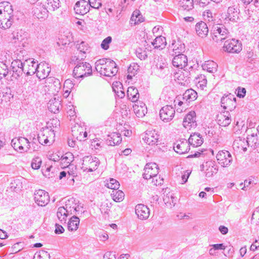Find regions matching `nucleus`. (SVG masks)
I'll use <instances>...</instances> for the list:
<instances>
[{"instance_id": "1", "label": "nucleus", "mask_w": 259, "mask_h": 259, "mask_svg": "<svg viewBox=\"0 0 259 259\" xmlns=\"http://www.w3.org/2000/svg\"><path fill=\"white\" fill-rule=\"evenodd\" d=\"M76 203L75 199L71 198L68 199L64 206L59 207L57 212V216L61 223H66L67 217L68 215L74 214L75 212V207Z\"/></svg>"}, {"instance_id": "2", "label": "nucleus", "mask_w": 259, "mask_h": 259, "mask_svg": "<svg viewBox=\"0 0 259 259\" xmlns=\"http://www.w3.org/2000/svg\"><path fill=\"white\" fill-rule=\"evenodd\" d=\"M93 73L92 68L89 63L79 65L77 64L73 70V76L76 78H83L91 75Z\"/></svg>"}, {"instance_id": "3", "label": "nucleus", "mask_w": 259, "mask_h": 259, "mask_svg": "<svg viewBox=\"0 0 259 259\" xmlns=\"http://www.w3.org/2000/svg\"><path fill=\"white\" fill-rule=\"evenodd\" d=\"M223 51L229 53H240L242 49L241 41L239 39L232 38L225 42Z\"/></svg>"}, {"instance_id": "4", "label": "nucleus", "mask_w": 259, "mask_h": 259, "mask_svg": "<svg viewBox=\"0 0 259 259\" xmlns=\"http://www.w3.org/2000/svg\"><path fill=\"white\" fill-rule=\"evenodd\" d=\"M228 34L229 31L224 25H217L213 27L212 38L215 42H219L225 40Z\"/></svg>"}, {"instance_id": "5", "label": "nucleus", "mask_w": 259, "mask_h": 259, "mask_svg": "<svg viewBox=\"0 0 259 259\" xmlns=\"http://www.w3.org/2000/svg\"><path fill=\"white\" fill-rule=\"evenodd\" d=\"M11 145L15 150L20 153L27 151L30 149L29 140L27 138L23 137L13 139L11 141Z\"/></svg>"}, {"instance_id": "6", "label": "nucleus", "mask_w": 259, "mask_h": 259, "mask_svg": "<svg viewBox=\"0 0 259 259\" xmlns=\"http://www.w3.org/2000/svg\"><path fill=\"white\" fill-rule=\"evenodd\" d=\"M159 167L157 163H146L144 168L143 178L146 180L156 177L158 174Z\"/></svg>"}, {"instance_id": "7", "label": "nucleus", "mask_w": 259, "mask_h": 259, "mask_svg": "<svg viewBox=\"0 0 259 259\" xmlns=\"http://www.w3.org/2000/svg\"><path fill=\"white\" fill-rule=\"evenodd\" d=\"M34 199L38 205L45 206L50 201V196L47 192L39 189L34 192Z\"/></svg>"}, {"instance_id": "8", "label": "nucleus", "mask_w": 259, "mask_h": 259, "mask_svg": "<svg viewBox=\"0 0 259 259\" xmlns=\"http://www.w3.org/2000/svg\"><path fill=\"white\" fill-rule=\"evenodd\" d=\"M175 114V109L169 105L163 107L159 111L160 118L164 122H168L171 121L173 119Z\"/></svg>"}, {"instance_id": "9", "label": "nucleus", "mask_w": 259, "mask_h": 259, "mask_svg": "<svg viewBox=\"0 0 259 259\" xmlns=\"http://www.w3.org/2000/svg\"><path fill=\"white\" fill-rule=\"evenodd\" d=\"M159 135L155 130H148L146 131L144 137L143 138L146 143L148 145L160 144L159 141Z\"/></svg>"}, {"instance_id": "10", "label": "nucleus", "mask_w": 259, "mask_h": 259, "mask_svg": "<svg viewBox=\"0 0 259 259\" xmlns=\"http://www.w3.org/2000/svg\"><path fill=\"white\" fill-rule=\"evenodd\" d=\"M221 106L224 109H229L232 111L236 107V98L231 94L225 95L221 98Z\"/></svg>"}, {"instance_id": "11", "label": "nucleus", "mask_w": 259, "mask_h": 259, "mask_svg": "<svg viewBox=\"0 0 259 259\" xmlns=\"http://www.w3.org/2000/svg\"><path fill=\"white\" fill-rule=\"evenodd\" d=\"M109 63L104 68H103L102 71L100 74L108 77L115 76L118 72V67L116 63L113 60L109 61Z\"/></svg>"}, {"instance_id": "12", "label": "nucleus", "mask_w": 259, "mask_h": 259, "mask_svg": "<svg viewBox=\"0 0 259 259\" xmlns=\"http://www.w3.org/2000/svg\"><path fill=\"white\" fill-rule=\"evenodd\" d=\"M169 69L168 64L165 60L161 59L158 60L156 64L155 73L161 78H164L168 74Z\"/></svg>"}, {"instance_id": "13", "label": "nucleus", "mask_w": 259, "mask_h": 259, "mask_svg": "<svg viewBox=\"0 0 259 259\" xmlns=\"http://www.w3.org/2000/svg\"><path fill=\"white\" fill-rule=\"evenodd\" d=\"M135 212L138 218L141 220H146L150 215V209L143 204H138L135 207Z\"/></svg>"}, {"instance_id": "14", "label": "nucleus", "mask_w": 259, "mask_h": 259, "mask_svg": "<svg viewBox=\"0 0 259 259\" xmlns=\"http://www.w3.org/2000/svg\"><path fill=\"white\" fill-rule=\"evenodd\" d=\"M74 9L77 14L83 15L89 12L90 6L89 5L88 2L80 0L75 3Z\"/></svg>"}, {"instance_id": "15", "label": "nucleus", "mask_w": 259, "mask_h": 259, "mask_svg": "<svg viewBox=\"0 0 259 259\" xmlns=\"http://www.w3.org/2000/svg\"><path fill=\"white\" fill-rule=\"evenodd\" d=\"M174 149L176 152L182 154L187 152L189 150V144L188 141L182 139L174 144Z\"/></svg>"}, {"instance_id": "16", "label": "nucleus", "mask_w": 259, "mask_h": 259, "mask_svg": "<svg viewBox=\"0 0 259 259\" xmlns=\"http://www.w3.org/2000/svg\"><path fill=\"white\" fill-rule=\"evenodd\" d=\"M172 64L174 66L179 68H185L188 64L187 57L183 54H179L174 57Z\"/></svg>"}, {"instance_id": "17", "label": "nucleus", "mask_w": 259, "mask_h": 259, "mask_svg": "<svg viewBox=\"0 0 259 259\" xmlns=\"http://www.w3.org/2000/svg\"><path fill=\"white\" fill-rule=\"evenodd\" d=\"M33 15L38 19L45 20L48 17L49 11L44 5H37L33 8Z\"/></svg>"}, {"instance_id": "18", "label": "nucleus", "mask_w": 259, "mask_h": 259, "mask_svg": "<svg viewBox=\"0 0 259 259\" xmlns=\"http://www.w3.org/2000/svg\"><path fill=\"white\" fill-rule=\"evenodd\" d=\"M26 64L25 63H23V62H20V60H14L12 62L11 67L12 68L13 75L16 76V78L19 77L22 75L23 71V67L25 66Z\"/></svg>"}, {"instance_id": "19", "label": "nucleus", "mask_w": 259, "mask_h": 259, "mask_svg": "<svg viewBox=\"0 0 259 259\" xmlns=\"http://www.w3.org/2000/svg\"><path fill=\"white\" fill-rule=\"evenodd\" d=\"M217 121L221 126H227L231 122V115L229 111H224L217 116Z\"/></svg>"}, {"instance_id": "20", "label": "nucleus", "mask_w": 259, "mask_h": 259, "mask_svg": "<svg viewBox=\"0 0 259 259\" xmlns=\"http://www.w3.org/2000/svg\"><path fill=\"white\" fill-rule=\"evenodd\" d=\"M196 118V113L194 111L189 112L184 118L183 126L186 128L196 126L197 125Z\"/></svg>"}, {"instance_id": "21", "label": "nucleus", "mask_w": 259, "mask_h": 259, "mask_svg": "<svg viewBox=\"0 0 259 259\" xmlns=\"http://www.w3.org/2000/svg\"><path fill=\"white\" fill-rule=\"evenodd\" d=\"M51 72V68L48 64H39V68L36 72V76L39 79H47L48 75Z\"/></svg>"}, {"instance_id": "22", "label": "nucleus", "mask_w": 259, "mask_h": 259, "mask_svg": "<svg viewBox=\"0 0 259 259\" xmlns=\"http://www.w3.org/2000/svg\"><path fill=\"white\" fill-rule=\"evenodd\" d=\"M133 105L134 112L138 117H143L147 112V108L144 103L141 101H137Z\"/></svg>"}, {"instance_id": "23", "label": "nucleus", "mask_w": 259, "mask_h": 259, "mask_svg": "<svg viewBox=\"0 0 259 259\" xmlns=\"http://www.w3.org/2000/svg\"><path fill=\"white\" fill-rule=\"evenodd\" d=\"M187 141L189 145H190L194 147L200 146L203 143V139L202 136L198 133L191 134Z\"/></svg>"}, {"instance_id": "24", "label": "nucleus", "mask_w": 259, "mask_h": 259, "mask_svg": "<svg viewBox=\"0 0 259 259\" xmlns=\"http://www.w3.org/2000/svg\"><path fill=\"white\" fill-rule=\"evenodd\" d=\"M254 131V132H252L247 136L246 142L248 146L256 148L259 146V139L257 136L258 132L256 129Z\"/></svg>"}, {"instance_id": "25", "label": "nucleus", "mask_w": 259, "mask_h": 259, "mask_svg": "<svg viewBox=\"0 0 259 259\" xmlns=\"http://www.w3.org/2000/svg\"><path fill=\"white\" fill-rule=\"evenodd\" d=\"M195 29L197 34L202 38L207 36L208 33L207 24L203 21L198 22L196 24Z\"/></svg>"}, {"instance_id": "26", "label": "nucleus", "mask_w": 259, "mask_h": 259, "mask_svg": "<svg viewBox=\"0 0 259 259\" xmlns=\"http://www.w3.org/2000/svg\"><path fill=\"white\" fill-rule=\"evenodd\" d=\"M61 107L60 101L59 99L54 98L51 99L48 103V108L50 111L54 113L59 112L60 107Z\"/></svg>"}, {"instance_id": "27", "label": "nucleus", "mask_w": 259, "mask_h": 259, "mask_svg": "<svg viewBox=\"0 0 259 259\" xmlns=\"http://www.w3.org/2000/svg\"><path fill=\"white\" fill-rule=\"evenodd\" d=\"M239 9L234 8V7H230L228 8L227 13V17L229 20L232 22H236L239 19Z\"/></svg>"}, {"instance_id": "28", "label": "nucleus", "mask_w": 259, "mask_h": 259, "mask_svg": "<svg viewBox=\"0 0 259 259\" xmlns=\"http://www.w3.org/2000/svg\"><path fill=\"white\" fill-rule=\"evenodd\" d=\"M48 130V126L45 128H43L42 130H41L40 133L37 135V141L41 145H50L51 144V142L50 141L49 137L47 135Z\"/></svg>"}, {"instance_id": "29", "label": "nucleus", "mask_w": 259, "mask_h": 259, "mask_svg": "<svg viewBox=\"0 0 259 259\" xmlns=\"http://www.w3.org/2000/svg\"><path fill=\"white\" fill-rule=\"evenodd\" d=\"M26 66H27V75H33L35 73L36 74L39 64L37 62L34 61V59H30L29 63H27Z\"/></svg>"}, {"instance_id": "30", "label": "nucleus", "mask_w": 259, "mask_h": 259, "mask_svg": "<svg viewBox=\"0 0 259 259\" xmlns=\"http://www.w3.org/2000/svg\"><path fill=\"white\" fill-rule=\"evenodd\" d=\"M216 158L218 161H225V162H232L233 158L231 154L227 150L220 151L217 154Z\"/></svg>"}, {"instance_id": "31", "label": "nucleus", "mask_w": 259, "mask_h": 259, "mask_svg": "<svg viewBox=\"0 0 259 259\" xmlns=\"http://www.w3.org/2000/svg\"><path fill=\"white\" fill-rule=\"evenodd\" d=\"M80 220L78 217L74 215L69 220L67 224V228L70 231L77 230L79 225Z\"/></svg>"}, {"instance_id": "32", "label": "nucleus", "mask_w": 259, "mask_h": 259, "mask_svg": "<svg viewBox=\"0 0 259 259\" xmlns=\"http://www.w3.org/2000/svg\"><path fill=\"white\" fill-rule=\"evenodd\" d=\"M127 95L128 99L133 102L138 101L139 94L138 89L134 87H130L127 90Z\"/></svg>"}, {"instance_id": "33", "label": "nucleus", "mask_w": 259, "mask_h": 259, "mask_svg": "<svg viewBox=\"0 0 259 259\" xmlns=\"http://www.w3.org/2000/svg\"><path fill=\"white\" fill-rule=\"evenodd\" d=\"M76 44V48L78 51V54L82 55V57H86V54L90 52V47L88 43L82 41L80 43Z\"/></svg>"}, {"instance_id": "34", "label": "nucleus", "mask_w": 259, "mask_h": 259, "mask_svg": "<svg viewBox=\"0 0 259 259\" xmlns=\"http://www.w3.org/2000/svg\"><path fill=\"white\" fill-rule=\"evenodd\" d=\"M152 45L155 49H163L166 45V38L161 35L157 36L152 42Z\"/></svg>"}, {"instance_id": "35", "label": "nucleus", "mask_w": 259, "mask_h": 259, "mask_svg": "<svg viewBox=\"0 0 259 259\" xmlns=\"http://www.w3.org/2000/svg\"><path fill=\"white\" fill-rule=\"evenodd\" d=\"M4 11V16H11L13 17V9L12 5L8 2H2L0 3Z\"/></svg>"}, {"instance_id": "36", "label": "nucleus", "mask_w": 259, "mask_h": 259, "mask_svg": "<svg viewBox=\"0 0 259 259\" xmlns=\"http://www.w3.org/2000/svg\"><path fill=\"white\" fill-rule=\"evenodd\" d=\"M13 23V17L3 16L0 17V28L6 29L9 28Z\"/></svg>"}, {"instance_id": "37", "label": "nucleus", "mask_w": 259, "mask_h": 259, "mask_svg": "<svg viewBox=\"0 0 259 259\" xmlns=\"http://www.w3.org/2000/svg\"><path fill=\"white\" fill-rule=\"evenodd\" d=\"M46 82L52 84L51 87L53 89L55 92L58 93L61 89V81L58 78L50 76L46 79Z\"/></svg>"}, {"instance_id": "38", "label": "nucleus", "mask_w": 259, "mask_h": 259, "mask_svg": "<svg viewBox=\"0 0 259 259\" xmlns=\"http://www.w3.org/2000/svg\"><path fill=\"white\" fill-rule=\"evenodd\" d=\"M184 100L189 103L195 100L197 97V93L194 90L190 89L186 90L183 95Z\"/></svg>"}, {"instance_id": "39", "label": "nucleus", "mask_w": 259, "mask_h": 259, "mask_svg": "<svg viewBox=\"0 0 259 259\" xmlns=\"http://www.w3.org/2000/svg\"><path fill=\"white\" fill-rule=\"evenodd\" d=\"M202 66L203 70H206L210 73H214L217 71L218 65L213 61H205Z\"/></svg>"}, {"instance_id": "40", "label": "nucleus", "mask_w": 259, "mask_h": 259, "mask_svg": "<svg viewBox=\"0 0 259 259\" xmlns=\"http://www.w3.org/2000/svg\"><path fill=\"white\" fill-rule=\"evenodd\" d=\"M112 60L109 58H103L98 60L95 62V69L96 70L100 73L102 71L103 68H104L107 65V63H109V61Z\"/></svg>"}, {"instance_id": "41", "label": "nucleus", "mask_w": 259, "mask_h": 259, "mask_svg": "<svg viewBox=\"0 0 259 259\" xmlns=\"http://www.w3.org/2000/svg\"><path fill=\"white\" fill-rule=\"evenodd\" d=\"M109 137L108 144L111 146L119 145L122 141L121 135L117 133H113Z\"/></svg>"}, {"instance_id": "42", "label": "nucleus", "mask_w": 259, "mask_h": 259, "mask_svg": "<svg viewBox=\"0 0 259 259\" xmlns=\"http://www.w3.org/2000/svg\"><path fill=\"white\" fill-rule=\"evenodd\" d=\"M16 59L15 60L19 61L20 62H23V63H25L26 64L27 63H29L30 61V59L28 58L27 56V54L26 51L25 50H21L18 51L16 53Z\"/></svg>"}, {"instance_id": "43", "label": "nucleus", "mask_w": 259, "mask_h": 259, "mask_svg": "<svg viewBox=\"0 0 259 259\" xmlns=\"http://www.w3.org/2000/svg\"><path fill=\"white\" fill-rule=\"evenodd\" d=\"M131 20L132 22H134L135 25H137L141 23V22H144V18L143 17V16L142 15L140 11L136 10L134 11L131 18Z\"/></svg>"}, {"instance_id": "44", "label": "nucleus", "mask_w": 259, "mask_h": 259, "mask_svg": "<svg viewBox=\"0 0 259 259\" xmlns=\"http://www.w3.org/2000/svg\"><path fill=\"white\" fill-rule=\"evenodd\" d=\"M163 201L167 207L172 208L176 203L177 198L173 196L172 194L169 193L164 196Z\"/></svg>"}, {"instance_id": "45", "label": "nucleus", "mask_w": 259, "mask_h": 259, "mask_svg": "<svg viewBox=\"0 0 259 259\" xmlns=\"http://www.w3.org/2000/svg\"><path fill=\"white\" fill-rule=\"evenodd\" d=\"M105 186L109 189L115 190H117L119 188L120 184L116 180L113 178H110L109 180H106Z\"/></svg>"}, {"instance_id": "46", "label": "nucleus", "mask_w": 259, "mask_h": 259, "mask_svg": "<svg viewBox=\"0 0 259 259\" xmlns=\"http://www.w3.org/2000/svg\"><path fill=\"white\" fill-rule=\"evenodd\" d=\"M179 5L183 10L189 11L194 8L193 0H180Z\"/></svg>"}, {"instance_id": "47", "label": "nucleus", "mask_w": 259, "mask_h": 259, "mask_svg": "<svg viewBox=\"0 0 259 259\" xmlns=\"http://www.w3.org/2000/svg\"><path fill=\"white\" fill-rule=\"evenodd\" d=\"M111 196L114 201L116 202H120L123 200L124 194L121 190H115L112 191Z\"/></svg>"}, {"instance_id": "48", "label": "nucleus", "mask_w": 259, "mask_h": 259, "mask_svg": "<svg viewBox=\"0 0 259 259\" xmlns=\"http://www.w3.org/2000/svg\"><path fill=\"white\" fill-rule=\"evenodd\" d=\"M47 2L50 10L54 11L60 7V0H47Z\"/></svg>"}, {"instance_id": "49", "label": "nucleus", "mask_w": 259, "mask_h": 259, "mask_svg": "<svg viewBox=\"0 0 259 259\" xmlns=\"http://www.w3.org/2000/svg\"><path fill=\"white\" fill-rule=\"evenodd\" d=\"M195 82L201 89H203L207 84V79L204 75L201 74L195 79Z\"/></svg>"}, {"instance_id": "50", "label": "nucleus", "mask_w": 259, "mask_h": 259, "mask_svg": "<svg viewBox=\"0 0 259 259\" xmlns=\"http://www.w3.org/2000/svg\"><path fill=\"white\" fill-rule=\"evenodd\" d=\"M9 71L8 66L3 62H0V79L5 77L8 74Z\"/></svg>"}, {"instance_id": "51", "label": "nucleus", "mask_w": 259, "mask_h": 259, "mask_svg": "<svg viewBox=\"0 0 259 259\" xmlns=\"http://www.w3.org/2000/svg\"><path fill=\"white\" fill-rule=\"evenodd\" d=\"M86 58V57H82V55H74L72 56L71 60L72 62L74 63V65H77V64L79 65L84 63L85 62H83V60Z\"/></svg>"}, {"instance_id": "52", "label": "nucleus", "mask_w": 259, "mask_h": 259, "mask_svg": "<svg viewBox=\"0 0 259 259\" xmlns=\"http://www.w3.org/2000/svg\"><path fill=\"white\" fill-rule=\"evenodd\" d=\"M212 164H209L208 168L206 169V176L210 177L213 175V174H216L218 171L217 166H215L213 163H211Z\"/></svg>"}, {"instance_id": "53", "label": "nucleus", "mask_w": 259, "mask_h": 259, "mask_svg": "<svg viewBox=\"0 0 259 259\" xmlns=\"http://www.w3.org/2000/svg\"><path fill=\"white\" fill-rule=\"evenodd\" d=\"M50 254L47 251L41 250L35 253L33 259H48Z\"/></svg>"}, {"instance_id": "54", "label": "nucleus", "mask_w": 259, "mask_h": 259, "mask_svg": "<svg viewBox=\"0 0 259 259\" xmlns=\"http://www.w3.org/2000/svg\"><path fill=\"white\" fill-rule=\"evenodd\" d=\"M112 40V37L107 36L103 40L101 44V47L104 50H107L109 48V45Z\"/></svg>"}, {"instance_id": "55", "label": "nucleus", "mask_w": 259, "mask_h": 259, "mask_svg": "<svg viewBox=\"0 0 259 259\" xmlns=\"http://www.w3.org/2000/svg\"><path fill=\"white\" fill-rule=\"evenodd\" d=\"M89 5L90 8L99 9L102 4L100 0H88Z\"/></svg>"}, {"instance_id": "56", "label": "nucleus", "mask_w": 259, "mask_h": 259, "mask_svg": "<svg viewBox=\"0 0 259 259\" xmlns=\"http://www.w3.org/2000/svg\"><path fill=\"white\" fill-rule=\"evenodd\" d=\"M60 160L67 162H73L74 156L72 153L67 152L65 154L61 155Z\"/></svg>"}, {"instance_id": "57", "label": "nucleus", "mask_w": 259, "mask_h": 259, "mask_svg": "<svg viewBox=\"0 0 259 259\" xmlns=\"http://www.w3.org/2000/svg\"><path fill=\"white\" fill-rule=\"evenodd\" d=\"M22 183L20 182L19 180H14L13 182L11 183V188L13 189L15 191L20 190L22 188Z\"/></svg>"}, {"instance_id": "58", "label": "nucleus", "mask_w": 259, "mask_h": 259, "mask_svg": "<svg viewBox=\"0 0 259 259\" xmlns=\"http://www.w3.org/2000/svg\"><path fill=\"white\" fill-rule=\"evenodd\" d=\"M136 55L140 60H145L147 58V55L145 51H143L140 48L137 49L136 52Z\"/></svg>"}, {"instance_id": "59", "label": "nucleus", "mask_w": 259, "mask_h": 259, "mask_svg": "<svg viewBox=\"0 0 259 259\" xmlns=\"http://www.w3.org/2000/svg\"><path fill=\"white\" fill-rule=\"evenodd\" d=\"M82 161L83 162H100V159L96 156L90 155L83 157Z\"/></svg>"}, {"instance_id": "60", "label": "nucleus", "mask_w": 259, "mask_h": 259, "mask_svg": "<svg viewBox=\"0 0 259 259\" xmlns=\"http://www.w3.org/2000/svg\"><path fill=\"white\" fill-rule=\"evenodd\" d=\"M139 66L136 64L130 65L127 68V73H131L133 75H135L137 70H138Z\"/></svg>"}, {"instance_id": "61", "label": "nucleus", "mask_w": 259, "mask_h": 259, "mask_svg": "<svg viewBox=\"0 0 259 259\" xmlns=\"http://www.w3.org/2000/svg\"><path fill=\"white\" fill-rule=\"evenodd\" d=\"M74 85V84L73 83L72 80L68 79L64 81L63 89L71 90V89L73 88Z\"/></svg>"}, {"instance_id": "62", "label": "nucleus", "mask_w": 259, "mask_h": 259, "mask_svg": "<svg viewBox=\"0 0 259 259\" xmlns=\"http://www.w3.org/2000/svg\"><path fill=\"white\" fill-rule=\"evenodd\" d=\"M191 173V170H187L184 171V174L182 176V184H185L187 182Z\"/></svg>"}, {"instance_id": "63", "label": "nucleus", "mask_w": 259, "mask_h": 259, "mask_svg": "<svg viewBox=\"0 0 259 259\" xmlns=\"http://www.w3.org/2000/svg\"><path fill=\"white\" fill-rule=\"evenodd\" d=\"M110 204L108 203H102L100 206V210L102 213H107L108 210H109Z\"/></svg>"}, {"instance_id": "64", "label": "nucleus", "mask_w": 259, "mask_h": 259, "mask_svg": "<svg viewBox=\"0 0 259 259\" xmlns=\"http://www.w3.org/2000/svg\"><path fill=\"white\" fill-rule=\"evenodd\" d=\"M246 89L244 88L238 87L237 89V96L239 98H243L246 95Z\"/></svg>"}]
</instances>
